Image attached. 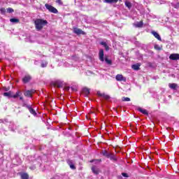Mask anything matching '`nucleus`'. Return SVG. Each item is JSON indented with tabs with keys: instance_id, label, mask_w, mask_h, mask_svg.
<instances>
[{
	"instance_id": "obj_27",
	"label": "nucleus",
	"mask_w": 179,
	"mask_h": 179,
	"mask_svg": "<svg viewBox=\"0 0 179 179\" xmlns=\"http://www.w3.org/2000/svg\"><path fill=\"white\" fill-rule=\"evenodd\" d=\"M11 23H19V19L17 18H11L10 19Z\"/></svg>"
},
{
	"instance_id": "obj_20",
	"label": "nucleus",
	"mask_w": 179,
	"mask_h": 179,
	"mask_svg": "<svg viewBox=\"0 0 179 179\" xmlns=\"http://www.w3.org/2000/svg\"><path fill=\"white\" fill-rule=\"evenodd\" d=\"M138 110L140 111V113H142V114H144L145 115H148L149 114V113H148V110H146V109L138 108Z\"/></svg>"
},
{
	"instance_id": "obj_26",
	"label": "nucleus",
	"mask_w": 179,
	"mask_h": 179,
	"mask_svg": "<svg viewBox=\"0 0 179 179\" xmlns=\"http://www.w3.org/2000/svg\"><path fill=\"white\" fill-rule=\"evenodd\" d=\"M134 26L136 27H142V26H143V22H137L136 24H134Z\"/></svg>"
},
{
	"instance_id": "obj_31",
	"label": "nucleus",
	"mask_w": 179,
	"mask_h": 179,
	"mask_svg": "<svg viewBox=\"0 0 179 179\" xmlns=\"http://www.w3.org/2000/svg\"><path fill=\"white\" fill-rule=\"evenodd\" d=\"M104 61H105V62H106V64H108V65H111V64H112L111 60L108 59V58H107V57H105Z\"/></svg>"
},
{
	"instance_id": "obj_4",
	"label": "nucleus",
	"mask_w": 179,
	"mask_h": 179,
	"mask_svg": "<svg viewBox=\"0 0 179 179\" xmlns=\"http://www.w3.org/2000/svg\"><path fill=\"white\" fill-rule=\"evenodd\" d=\"M115 79L117 82H127V78L124 77L122 74H117Z\"/></svg>"
},
{
	"instance_id": "obj_33",
	"label": "nucleus",
	"mask_w": 179,
	"mask_h": 179,
	"mask_svg": "<svg viewBox=\"0 0 179 179\" xmlns=\"http://www.w3.org/2000/svg\"><path fill=\"white\" fill-rule=\"evenodd\" d=\"M0 12H1V13H2V15H5V13L6 12V10L5 9V8H1L0 9Z\"/></svg>"
},
{
	"instance_id": "obj_34",
	"label": "nucleus",
	"mask_w": 179,
	"mask_h": 179,
	"mask_svg": "<svg viewBox=\"0 0 179 179\" xmlns=\"http://www.w3.org/2000/svg\"><path fill=\"white\" fill-rule=\"evenodd\" d=\"M7 12L8 13H13V12H14V10L12 8H7Z\"/></svg>"
},
{
	"instance_id": "obj_40",
	"label": "nucleus",
	"mask_w": 179,
	"mask_h": 179,
	"mask_svg": "<svg viewBox=\"0 0 179 179\" xmlns=\"http://www.w3.org/2000/svg\"><path fill=\"white\" fill-rule=\"evenodd\" d=\"M122 176L123 177H126L127 178H128V177H129L128 173H122Z\"/></svg>"
},
{
	"instance_id": "obj_17",
	"label": "nucleus",
	"mask_w": 179,
	"mask_h": 179,
	"mask_svg": "<svg viewBox=\"0 0 179 179\" xmlns=\"http://www.w3.org/2000/svg\"><path fill=\"white\" fill-rule=\"evenodd\" d=\"M124 5L127 6V8H128V9L132 8V3L128 0H124Z\"/></svg>"
},
{
	"instance_id": "obj_41",
	"label": "nucleus",
	"mask_w": 179,
	"mask_h": 179,
	"mask_svg": "<svg viewBox=\"0 0 179 179\" xmlns=\"http://www.w3.org/2000/svg\"><path fill=\"white\" fill-rule=\"evenodd\" d=\"M70 89L71 90V92H75V90H76L73 87H71Z\"/></svg>"
},
{
	"instance_id": "obj_28",
	"label": "nucleus",
	"mask_w": 179,
	"mask_h": 179,
	"mask_svg": "<svg viewBox=\"0 0 179 179\" xmlns=\"http://www.w3.org/2000/svg\"><path fill=\"white\" fill-rule=\"evenodd\" d=\"M47 65H48V62H47L45 61H43L41 62V68H45V67H47Z\"/></svg>"
},
{
	"instance_id": "obj_29",
	"label": "nucleus",
	"mask_w": 179,
	"mask_h": 179,
	"mask_svg": "<svg viewBox=\"0 0 179 179\" xmlns=\"http://www.w3.org/2000/svg\"><path fill=\"white\" fill-rule=\"evenodd\" d=\"M22 179H29V175L27 173H22L21 175Z\"/></svg>"
},
{
	"instance_id": "obj_30",
	"label": "nucleus",
	"mask_w": 179,
	"mask_h": 179,
	"mask_svg": "<svg viewBox=\"0 0 179 179\" xmlns=\"http://www.w3.org/2000/svg\"><path fill=\"white\" fill-rule=\"evenodd\" d=\"M171 6L175 8V9H179V3H171Z\"/></svg>"
},
{
	"instance_id": "obj_35",
	"label": "nucleus",
	"mask_w": 179,
	"mask_h": 179,
	"mask_svg": "<svg viewBox=\"0 0 179 179\" xmlns=\"http://www.w3.org/2000/svg\"><path fill=\"white\" fill-rule=\"evenodd\" d=\"M155 49L157 50L158 51H160V50H162V48L159 45H155Z\"/></svg>"
},
{
	"instance_id": "obj_5",
	"label": "nucleus",
	"mask_w": 179,
	"mask_h": 179,
	"mask_svg": "<svg viewBox=\"0 0 179 179\" xmlns=\"http://www.w3.org/2000/svg\"><path fill=\"white\" fill-rule=\"evenodd\" d=\"M73 33H75V34H78V35H80V34L85 35V31H83L82 29L76 28V27L73 28Z\"/></svg>"
},
{
	"instance_id": "obj_12",
	"label": "nucleus",
	"mask_w": 179,
	"mask_h": 179,
	"mask_svg": "<svg viewBox=\"0 0 179 179\" xmlns=\"http://www.w3.org/2000/svg\"><path fill=\"white\" fill-rule=\"evenodd\" d=\"M27 109L29 110V113L32 114V115H37V113H36V110L33 109L31 105L30 106H27Z\"/></svg>"
},
{
	"instance_id": "obj_3",
	"label": "nucleus",
	"mask_w": 179,
	"mask_h": 179,
	"mask_svg": "<svg viewBox=\"0 0 179 179\" xmlns=\"http://www.w3.org/2000/svg\"><path fill=\"white\" fill-rule=\"evenodd\" d=\"M52 85L55 87H62V86H64V83L61 81V80H56L52 82Z\"/></svg>"
},
{
	"instance_id": "obj_38",
	"label": "nucleus",
	"mask_w": 179,
	"mask_h": 179,
	"mask_svg": "<svg viewBox=\"0 0 179 179\" xmlns=\"http://www.w3.org/2000/svg\"><path fill=\"white\" fill-rule=\"evenodd\" d=\"M56 3H58V5H62V1L61 0H56Z\"/></svg>"
},
{
	"instance_id": "obj_11",
	"label": "nucleus",
	"mask_w": 179,
	"mask_h": 179,
	"mask_svg": "<svg viewBox=\"0 0 179 179\" xmlns=\"http://www.w3.org/2000/svg\"><path fill=\"white\" fill-rule=\"evenodd\" d=\"M92 171L94 173V174L97 176L100 173V169H99V168H97L96 166H93L92 167Z\"/></svg>"
},
{
	"instance_id": "obj_15",
	"label": "nucleus",
	"mask_w": 179,
	"mask_h": 179,
	"mask_svg": "<svg viewBox=\"0 0 179 179\" xmlns=\"http://www.w3.org/2000/svg\"><path fill=\"white\" fill-rule=\"evenodd\" d=\"M152 34L155 37V38H157L159 41H162V37H160V35H159L157 32L153 31H152Z\"/></svg>"
},
{
	"instance_id": "obj_37",
	"label": "nucleus",
	"mask_w": 179,
	"mask_h": 179,
	"mask_svg": "<svg viewBox=\"0 0 179 179\" xmlns=\"http://www.w3.org/2000/svg\"><path fill=\"white\" fill-rule=\"evenodd\" d=\"M93 162H95L96 163H100V162H101V159L92 160V161H91V163H93Z\"/></svg>"
},
{
	"instance_id": "obj_8",
	"label": "nucleus",
	"mask_w": 179,
	"mask_h": 179,
	"mask_svg": "<svg viewBox=\"0 0 179 179\" xmlns=\"http://www.w3.org/2000/svg\"><path fill=\"white\" fill-rule=\"evenodd\" d=\"M97 94L98 96H99V97H103V99H105V100H108L110 99V96L104 93H101L100 91L97 92Z\"/></svg>"
},
{
	"instance_id": "obj_21",
	"label": "nucleus",
	"mask_w": 179,
	"mask_h": 179,
	"mask_svg": "<svg viewBox=\"0 0 179 179\" xmlns=\"http://www.w3.org/2000/svg\"><path fill=\"white\" fill-rule=\"evenodd\" d=\"M101 45H103L105 48V50L106 51H108V50H110V48L108 47V45H107V43L106 42H101L100 43Z\"/></svg>"
},
{
	"instance_id": "obj_19",
	"label": "nucleus",
	"mask_w": 179,
	"mask_h": 179,
	"mask_svg": "<svg viewBox=\"0 0 179 179\" xmlns=\"http://www.w3.org/2000/svg\"><path fill=\"white\" fill-rule=\"evenodd\" d=\"M141 66V64L138 63L136 64H133L131 66L132 69H134V71H139V68Z\"/></svg>"
},
{
	"instance_id": "obj_23",
	"label": "nucleus",
	"mask_w": 179,
	"mask_h": 179,
	"mask_svg": "<svg viewBox=\"0 0 179 179\" xmlns=\"http://www.w3.org/2000/svg\"><path fill=\"white\" fill-rule=\"evenodd\" d=\"M13 93L10 91L3 93V96H5L6 97H13Z\"/></svg>"
},
{
	"instance_id": "obj_24",
	"label": "nucleus",
	"mask_w": 179,
	"mask_h": 179,
	"mask_svg": "<svg viewBox=\"0 0 179 179\" xmlns=\"http://www.w3.org/2000/svg\"><path fill=\"white\" fill-rule=\"evenodd\" d=\"M169 86L170 89H173L174 90L177 87V84H176V83H169Z\"/></svg>"
},
{
	"instance_id": "obj_6",
	"label": "nucleus",
	"mask_w": 179,
	"mask_h": 179,
	"mask_svg": "<svg viewBox=\"0 0 179 179\" xmlns=\"http://www.w3.org/2000/svg\"><path fill=\"white\" fill-rule=\"evenodd\" d=\"M169 59H171L172 61H177L179 59V54H177V53L171 54L169 56Z\"/></svg>"
},
{
	"instance_id": "obj_1",
	"label": "nucleus",
	"mask_w": 179,
	"mask_h": 179,
	"mask_svg": "<svg viewBox=\"0 0 179 179\" xmlns=\"http://www.w3.org/2000/svg\"><path fill=\"white\" fill-rule=\"evenodd\" d=\"M48 22L45 20L37 19L35 20V27L36 30H41L44 27V26L48 24Z\"/></svg>"
},
{
	"instance_id": "obj_25",
	"label": "nucleus",
	"mask_w": 179,
	"mask_h": 179,
	"mask_svg": "<svg viewBox=\"0 0 179 179\" xmlns=\"http://www.w3.org/2000/svg\"><path fill=\"white\" fill-rule=\"evenodd\" d=\"M21 94H22V92H20V91H17L15 94L13 95V99H17V97H19V96H20Z\"/></svg>"
},
{
	"instance_id": "obj_43",
	"label": "nucleus",
	"mask_w": 179,
	"mask_h": 179,
	"mask_svg": "<svg viewBox=\"0 0 179 179\" xmlns=\"http://www.w3.org/2000/svg\"><path fill=\"white\" fill-rule=\"evenodd\" d=\"M34 41H31V43H34Z\"/></svg>"
},
{
	"instance_id": "obj_18",
	"label": "nucleus",
	"mask_w": 179,
	"mask_h": 179,
	"mask_svg": "<svg viewBox=\"0 0 179 179\" xmlns=\"http://www.w3.org/2000/svg\"><path fill=\"white\" fill-rule=\"evenodd\" d=\"M108 159H110V160H112L113 162H117V157L113 153H110V155H109Z\"/></svg>"
},
{
	"instance_id": "obj_16",
	"label": "nucleus",
	"mask_w": 179,
	"mask_h": 179,
	"mask_svg": "<svg viewBox=\"0 0 179 179\" xmlns=\"http://www.w3.org/2000/svg\"><path fill=\"white\" fill-rule=\"evenodd\" d=\"M31 79V77L30 76H25L22 79V82H24V83H27L30 81Z\"/></svg>"
},
{
	"instance_id": "obj_42",
	"label": "nucleus",
	"mask_w": 179,
	"mask_h": 179,
	"mask_svg": "<svg viewBox=\"0 0 179 179\" xmlns=\"http://www.w3.org/2000/svg\"><path fill=\"white\" fill-rule=\"evenodd\" d=\"M20 100H22V101H23V97H22V96H20Z\"/></svg>"
},
{
	"instance_id": "obj_22",
	"label": "nucleus",
	"mask_w": 179,
	"mask_h": 179,
	"mask_svg": "<svg viewBox=\"0 0 179 179\" xmlns=\"http://www.w3.org/2000/svg\"><path fill=\"white\" fill-rule=\"evenodd\" d=\"M103 2L106 3H117L118 2V0H103Z\"/></svg>"
},
{
	"instance_id": "obj_10",
	"label": "nucleus",
	"mask_w": 179,
	"mask_h": 179,
	"mask_svg": "<svg viewBox=\"0 0 179 179\" xmlns=\"http://www.w3.org/2000/svg\"><path fill=\"white\" fill-rule=\"evenodd\" d=\"M36 91L34 90H27L24 93V95L27 97H31L33 93H35Z\"/></svg>"
},
{
	"instance_id": "obj_39",
	"label": "nucleus",
	"mask_w": 179,
	"mask_h": 179,
	"mask_svg": "<svg viewBox=\"0 0 179 179\" xmlns=\"http://www.w3.org/2000/svg\"><path fill=\"white\" fill-rule=\"evenodd\" d=\"M64 90H66V92H69V90H71V87H65Z\"/></svg>"
},
{
	"instance_id": "obj_2",
	"label": "nucleus",
	"mask_w": 179,
	"mask_h": 179,
	"mask_svg": "<svg viewBox=\"0 0 179 179\" xmlns=\"http://www.w3.org/2000/svg\"><path fill=\"white\" fill-rule=\"evenodd\" d=\"M46 9L48 10L49 12H51L52 13H57L58 12V10H57V8H55V7H53L52 6L46 3L45 5Z\"/></svg>"
},
{
	"instance_id": "obj_9",
	"label": "nucleus",
	"mask_w": 179,
	"mask_h": 179,
	"mask_svg": "<svg viewBox=\"0 0 179 179\" xmlns=\"http://www.w3.org/2000/svg\"><path fill=\"white\" fill-rule=\"evenodd\" d=\"M67 164H69V166L70 169H71V170H76V167L75 166V164H73V161H72L71 159H68Z\"/></svg>"
},
{
	"instance_id": "obj_32",
	"label": "nucleus",
	"mask_w": 179,
	"mask_h": 179,
	"mask_svg": "<svg viewBox=\"0 0 179 179\" xmlns=\"http://www.w3.org/2000/svg\"><path fill=\"white\" fill-rule=\"evenodd\" d=\"M122 100L123 101H131V99L128 98V97H122Z\"/></svg>"
},
{
	"instance_id": "obj_7",
	"label": "nucleus",
	"mask_w": 179,
	"mask_h": 179,
	"mask_svg": "<svg viewBox=\"0 0 179 179\" xmlns=\"http://www.w3.org/2000/svg\"><path fill=\"white\" fill-rule=\"evenodd\" d=\"M99 57L101 62H104V50L103 49L99 50Z\"/></svg>"
},
{
	"instance_id": "obj_14",
	"label": "nucleus",
	"mask_w": 179,
	"mask_h": 179,
	"mask_svg": "<svg viewBox=\"0 0 179 179\" xmlns=\"http://www.w3.org/2000/svg\"><path fill=\"white\" fill-rule=\"evenodd\" d=\"M101 155H103V156H105V157H107L108 159V157H110V155H111L110 152H108L107 150H103L101 151Z\"/></svg>"
},
{
	"instance_id": "obj_13",
	"label": "nucleus",
	"mask_w": 179,
	"mask_h": 179,
	"mask_svg": "<svg viewBox=\"0 0 179 179\" xmlns=\"http://www.w3.org/2000/svg\"><path fill=\"white\" fill-rule=\"evenodd\" d=\"M83 93L85 96H89L90 94V90L87 87H84L83 89Z\"/></svg>"
},
{
	"instance_id": "obj_36",
	"label": "nucleus",
	"mask_w": 179,
	"mask_h": 179,
	"mask_svg": "<svg viewBox=\"0 0 179 179\" xmlns=\"http://www.w3.org/2000/svg\"><path fill=\"white\" fill-rule=\"evenodd\" d=\"M30 106L31 105H28L25 102H23V103H22V107H26V108H27V107H30Z\"/></svg>"
}]
</instances>
